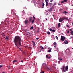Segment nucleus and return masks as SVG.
<instances>
[{
	"label": "nucleus",
	"instance_id": "4be33fe9",
	"mask_svg": "<svg viewBox=\"0 0 73 73\" xmlns=\"http://www.w3.org/2000/svg\"><path fill=\"white\" fill-rule=\"evenodd\" d=\"M47 34H48V35H50V32H49V31L47 33Z\"/></svg>",
	"mask_w": 73,
	"mask_h": 73
},
{
	"label": "nucleus",
	"instance_id": "cd10ccee",
	"mask_svg": "<svg viewBox=\"0 0 73 73\" xmlns=\"http://www.w3.org/2000/svg\"><path fill=\"white\" fill-rule=\"evenodd\" d=\"M59 60H60V61H62V59H59Z\"/></svg>",
	"mask_w": 73,
	"mask_h": 73
},
{
	"label": "nucleus",
	"instance_id": "0e129e2a",
	"mask_svg": "<svg viewBox=\"0 0 73 73\" xmlns=\"http://www.w3.org/2000/svg\"><path fill=\"white\" fill-rule=\"evenodd\" d=\"M72 37H71L70 38H72Z\"/></svg>",
	"mask_w": 73,
	"mask_h": 73
},
{
	"label": "nucleus",
	"instance_id": "052dcab7",
	"mask_svg": "<svg viewBox=\"0 0 73 73\" xmlns=\"http://www.w3.org/2000/svg\"><path fill=\"white\" fill-rule=\"evenodd\" d=\"M53 28L54 29V28H55V27H53Z\"/></svg>",
	"mask_w": 73,
	"mask_h": 73
},
{
	"label": "nucleus",
	"instance_id": "4468645a",
	"mask_svg": "<svg viewBox=\"0 0 73 73\" xmlns=\"http://www.w3.org/2000/svg\"><path fill=\"white\" fill-rule=\"evenodd\" d=\"M46 7H48V4L49 3V2H46Z\"/></svg>",
	"mask_w": 73,
	"mask_h": 73
},
{
	"label": "nucleus",
	"instance_id": "9b49d317",
	"mask_svg": "<svg viewBox=\"0 0 73 73\" xmlns=\"http://www.w3.org/2000/svg\"><path fill=\"white\" fill-rule=\"evenodd\" d=\"M49 12H53V11L52 10V8H50L49 11Z\"/></svg>",
	"mask_w": 73,
	"mask_h": 73
},
{
	"label": "nucleus",
	"instance_id": "c85d7f7f",
	"mask_svg": "<svg viewBox=\"0 0 73 73\" xmlns=\"http://www.w3.org/2000/svg\"><path fill=\"white\" fill-rule=\"evenodd\" d=\"M56 37V38L57 40H58V37H57V36H55Z\"/></svg>",
	"mask_w": 73,
	"mask_h": 73
},
{
	"label": "nucleus",
	"instance_id": "9d476101",
	"mask_svg": "<svg viewBox=\"0 0 73 73\" xmlns=\"http://www.w3.org/2000/svg\"><path fill=\"white\" fill-rule=\"evenodd\" d=\"M64 42L65 44H68V41L66 40Z\"/></svg>",
	"mask_w": 73,
	"mask_h": 73
},
{
	"label": "nucleus",
	"instance_id": "a18cd8bd",
	"mask_svg": "<svg viewBox=\"0 0 73 73\" xmlns=\"http://www.w3.org/2000/svg\"><path fill=\"white\" fill-rule=\"evenodd\" d=\"M42 46H40V48H42Z\"/></svg>",
	"mask_w": 73,
	"mask_h": 73
},
{
	"label": "nucleus",
	"instance_id": "2eb2a0df",
	"mask_svg": "<svg viewBox=\"0 0 73 73\" xmlns=\"http://www.w3.org/2000/svg\"><path fill=\"white\" fill-rule=\"evenodd\" d=\"M62 13H63L64 14H66V13H68V12L66 11H64Z\"/></svg>",
	"mask_w": 73,
	"mask_h": 73
},
{
	"label": "nucleus",
	"instance_id": "0eeeda50",
	"mask_svg": "<svg viewBox=\"0 0 73 73\" xmlns=\"http://www.w3.org/2000/svg\"><path fill=\"white\" fill-rule=\"evenodd\" d=\"M65 69L66 70V71H68V66H66Z\"/></svg>",
	"mask_w": 73,
	"mask_h": 73
},
{
	"label": "nucleus",
	"instance_id": "f704fd0d",
	"mask_svg": "<svg viewBox=\"0 0 73 73\" xmlns=\"http://www.w3.org/2000/svg\"><path fill=\"white\" fill-rule=\"evenodd\" d=\"M52 32H55V30H52Z\"/></svg>",
	"mask_w": 73,
	"mask_h": 73
},
{
	"label": "nucleus",
	"instance_id": "680f3d73",
	"mask_svg": "<svg viewBox=\"0 0 73 73\" xmlns=\"http://www.w3.org/2000/svg\"><path fill=\"white\" fill-rule=\"evenodd\" d=\"M28 31H29V30H27V32H28Z\"/></svg>",
	"mask_w": 73,
	"mask_h": 73
},
{
	"label": "nucleus",
	"instance_id": "bf43d9fd",
	"mask_svg": "<svg viewBox=\"0 0 73 73\" xmlns=\"http://www.w3.org/2000/svg\"><path fill=\"white\" fill-rule=\"evenodd\" d=\"M48 70H50V69H48Z\"/></svg>",
	"mask_w": 73,
	"mask_h": 73
},
{
	"label": "nucleus",
	"instance_id": "c756f323",
	"mask_svg": "<svg viewBox=\"0 0 73 73\" xmlns=\"http://www.w3.org/2000/svg\"><path fill=\"white\" fill-rule=\"evenodd\" d=\"M46 58H48V55H46Z\"/></svg>",
	"mask_w": 73,
	"mask_h": 73
},
{
	"label": "nucleus",
	"instance_id": "a211bd4d",
	"mask_svg": "<svg viewBox=\"0 0 73 73\" xmlns=\"http://www.w3.org/2000/svg\"><path fill=\"white\" fill-rule=\"evenodd\" d=\"M56 5V2H55L54 3L52 4V5H53V6H54V5Z\"/></svg>",
	"mask_w": 73,
	"mask_h": 73
},
{
	"label": "nucleus",
	"instance_id": "1a4fd4ad",
	"mask_svg": "<svg viewBox=\"0 0 73 73\" xmlns=\"http://www.w3.org/2000/svg\"><path fill=\"white\" fill-rule=\"evenodd\" d=\"M32 17H31L29 18V21L30 23H31V21H32Z\"/></svg>",
	"mask_w": 73,
	"mask_h": 73
},
{
	"label": "nucleus",
	"instance_id": "393cba45",
	"mask_svg": "<svg viewBox=\"0 0 73 73\" xmlns=\"http://www.w3.org/2000/svg\"><path fill=\"white\" fill-rule=\"evenodd\" d=\"M67 33H68V34H69V30H68Z\"/></svg>",
	"mask_w": 73,
	"mask_h": 73
},
{
	"label": "nucleus",
	"instance_id": "e433bc0d",
	"mask_svg": "<svg viewBox=\"0 0 73 73\" xmlns=\"http://www.w3.org/2000/svg\"><path fill=\"white\" fill-rule=\"evenodd\" d=\"M33 46H35V43H34L33 44Z\"/></svg>",
	"mask_w": 73,
	"mask_h": 73
},
{
	"label": "nucleus",
	"instance_id": "72a5a7b5",
	"mask_svg": "<svg viewBox=\"0 0 73 73\" xmlns=\"http://www.w3.org/2000/svg\"><path fill=\"white\" fill-rule=\"evenodd\" d=\"M33 18L34 19H35V17L34 16H33Z\"/></svg>",
	"mask_w": 73,
	"mask_h": 73
},
{
	"label": "nucleus",
	"instance_id": "5fc2aeb1",
	"mask_svg": "<svg viewBox=\"0 0 73 73\" xmlns=\"http://www.w3.org/2000/svg\"><path fill=\"white\" fill-rule=\"evenodd\" d=\"M21 62H23V60H21Z\"/></svg>",
	"mask_w": 73,
	"mask_h": 73
},
{
	"label": "nucleus",
	"instance_id": "423d86ee",
	"mask_svg": "<svg viewBox=\"0 0 73 73\" xmlns=\"http://www.w3.org/2000/svg\"><path fill=\"white\" fill-rule=\"evenodd\" d=\"M42 66H43L44 68H45V67H46V64H45V63H43L42 65Z\"/></svg>",
	"mask_w": 73,
	"mask_h": 73
},
{
	"label": "nucleus",
	"instance_id": "49530a36",
	"mask_svg": "<svg viewBox=\"0 0 73 73\" xmlns=\"http://www.w3.org/2000/svg\"><path fill=\"white\" fill-rule=\"evenodd\" d=\"M41 49H44V48L43 47H42Z\"/></svg>",
	"mask_w": 73,
	"mask_h": 73
},
{
	"label": "nucleus",
	"instance_id": "6e6d98bb",
	"mask_svg": "<svg viewBox=\"0 0 73 73\" xmlns=\"http://www.w3.org/2000/svg\"><path fill=\"white\" fill-rule=\"evenodd\" d=\"M70 31H72V29H70Z\"/></svg>",
	"mask_w": 73,
	"mask_h": 73
},
{
	"label": "nucleus",
	"instance_id": "473e14b6",
	"mask_svg": "<svg viewBox=\"0 0 73 73\" xmlns=\"http://www.w3.org/2000/svg\"><path fill=\"white\" fill-rule=\"evenodd\" d=\"M49 30H50V31H52V29H51V28H50L49 29Z\"/></svg>",
	"mask_w": 73,
	"mask_h": 73
},
{
	"label": "nucleus",
	"instance_id": "8fccbe9b",
	"mask_svg": "<svg viewBox=\"0 0 73 73\" xmlns=\"http://www.w3.org/2000/svg\"><path fill=\"white\" fill-rule=\"evenodd\" d=\"M14 14L15 15H16V13H14Z\"/></svg>",
	"mask_w": 73,
	"mask_h": 73
},
{
	"label": "nucleus",
	"instance_id": "4d7b16f0",
	"mask_svg": "<svg viewBox=\"0 0 73 73\" xmlns=\"http://www.w3.org/2000/svg\"><path fill=\"white\" fill-rule=\"evenodd\" d=\"M38 30L39 29H40V28H38Z\"/></svg>",
	"mask_w": 73,
	"mask_h": 73
},
{
	"label": "nucleus",
	"instance_id": "6e6552de",
	"mask_svg": "<svg viewBox=\"0 0 73 73\" xmlns=\"http://www.w3.org/2000/svg\"><path fill=\"white\" fill-rule=\"evenodd\" d=\"M25 24H27L28 23V20H26L25 21Z\"/></svg>",
	"mask_w": 73,
	"mask_h": 73
},
{
	"label": "nucleus",
	"instance_id": "f257e3e1",
	"mask_svg": "<svg viewBox=\"0 0 73 73\" xmlns=\"http://www.w3.org/2000/svg\"><path fill=\"white\" fill-rule=\"evenodd\" d=\"M22 42V40L20 36H16L15 37L13 42L17 48H18L19 49H20V48L19 47V46H22V45H21Z\"/></svg>",
	"mask_w": 73,
	"mask_h": 73
},
{
	"label": "nucleus",
	"instance_id": "69168bd1",
	"mask_svg": "<svg viewBox=\"0 0 73 73\" xmlns=\"http://www.w3.org/2000/svg\"><path fill=\"white\" fill-rule=\"evenodd\" d=\"M41 50H40V52H41Z\"/></svg>",
	"mask_w": 73,
	"mask_h": 73
},
{
	"label": "nucleus",
	"instance_id": "20e7f679",
	"mask_svg": "<svg viewBox=\"0 0 73 73\" xmlns=\"http://www.w3.org/2000/svg\"><path fill=\"white\" fill-rule=\"evenodd\" d=\"M67 1L68 0H64L61 2V4H62V3H65L66 2H67Z\"/></svg>",
	"mask_w": 73,
	"mask_h": 73
},
{
	"label": "nucleus",
	"instance_id": "f03ea898",
	"mask_svg": "<svg viewBox=\"0 0 73 73\" xmlns=\"http://www.w3.org/2000/svg\"><path fill=\"white\" fill-rule=\"evenodd\" d=\"M64 20H65V17H63L60 18L59 19V22H60V23H61V22H62V21H64Z\"/></svg>",
	"mask_w": 73,
	"mask_h": 73
},
{
	"label": "nucleus",
	"instance_id": "f8f14e48",
	"mask_svg": "<svg viewBox=\"0 0 73 73\" xmlns=\"http://www.w3.org/2000/svg\"><path fill=\"white\" fill-rule=\"evenodd\" d=\"M51 50H52V48H50V49L48 51V52H51Z\"/></svg>",
	"mask_w": 73,
	"mask_h": 73
},
{
	"label": "nucleus",
	"instance_id": "e2e57ef3",
	"mask_svg": "<svg viewBox=\"0 0 73 73\" xmlns=\"http://www.w3.org/2000/svg\"><path fill=\"white\" fill-rule=\"evenodd\" d=\"M52 16H54V15H52Z\"/></svg>",
	"mask_w": 73,
	"mask_h": 73
},
{
	"label": "nucleus",
	"instance_id": "de8ad7c7",
	"mask_svg": "<svg viewBox=\"0 0 73 73\" xmlns=\"http://www.w3.org/2000/svg\"><path fill=\"white\" fill-rule=\"evenodd\" d=\"M48 4H50V5H52V3H49Z\"/></svg>",
	"mask_w": 73,
	"mask_h": 73
},
{
	"label": "nucleus",
	"instance_id": "58836bf2",
	"mask_svg": "<svg viewBox=\"0 0 73 73\" xmlns=\"http://www.w3.org/2000/svg\"><path fill=\"white\" fill-rule=\"evenodd\" d=\"M28 34H29V35H31V34H30V33H29V32H28Z\"/></svg>",
	"mask_w": 73,
	"mask_h": 73
},
{
	"label": "nucleus",
	"instance_id": "37998d69",
	"mask_svg": "<svg viewBox=\"0 0 73 73\" xmlns=\"http://www.w3.org/2000/svg\"><path fill=\"white\" fill-rule=\"evenodd\" d=\"M51 58L50 57H48V59H50V58Z\"/></svg>",
	"mask_w": 73,
	"mask_h": 73
},
{
	"label": "nucleus",
	"instance_id": "3c124183",
	"mask_svg": "<svg viewBox=\"0 0 73 73\" xmlns=\"http://www.w3.org/2000/svg\"><path fill=\"white\" fill-rule=\"evenodd\" d=\"M54 48H55V47H56V46H54Z\"/></svg>",
	"mask_w": 73,
	"mask_h": 73
},
{
	"label": "nucleus",
	"instance_id": "864d4df0",
	"mask_svg": "<svg viewBox=\"0 0 73 73\" xmlns=\"http://www.w3.org/2000/svg\"><path fill=\"white\" fill-rule=\"evenodd\" d=\"M33 30L34 31H35V29H34Z\"/></svg>",
	"mask_w": 73,
	"mask_h": 73
},
{
	"label": "nucleus",
	"instance_id": "ddd939ff",
	"mask_svg": "<svg viewBox=\"0 0 73 73\" xmlns=\"http://www.w3.org/2000/svg\"><path fill=\"white\" fill-rule=\"evenodd\" d=\"M17 62V60H14L13 61V64H15V62Z\"/></svg>",
	"mask_w": 73,
	"mask_h": 73
},
{
	"label": "nucleus",
	"instance_id": "412c9836",
	"mask_svg": "<svg viewBox=\"0 0 73 73\" xmlns=\"http://www.w3.org/2000/svg\"><path fill=\"white\" fill-rule=\"evenodd\" d=\"M32 23H34V20H33L31 21Z\"/></svg>",
	"mask_w": 73,
	"mask_h": 73
},
{
	"label": "nucleus",
	"instance_id": "c03bdc74",
	"mask_svg": "<svg viewBox=\"0 0 73 73\" xmlns=\"http://www.w3.org/2000/svg\"><path fill=\"white\" fill-rule=\"evenodd\" d=\"M38 39H39L38 38H36V40H38Z\"/></svg>",
	"mask_w": 73,
	"mask_h": 73
},
{
	"label": "nucleus",
	"instance_id": "7c9ffc66",
	"mask_svg": "<svg viewBox=\"0 0 73 73\" xmlns=\"http://www.w3.org/2000/svg\"><path fill=\"white\" fill-rule=\"evenodd\" d=\"M65 20H69V19H68V18H65Z\"/></svg>",
	"mask_w": 73,
	"mask_h": 73
},
{
	"label": "nucleus",
	"instance_id": "2f4dec72",
	"mask_svg": "<svg viewBox=\"0 0 73 73\" xmlns=\"http://www.w3.org/2000/svg\"><path fill=\"white\" fill-rule=\"evenodd\" d=\"M3 66L2 65H1L0 66V68H1Z\"/></svg>",
	"mask_w": 73,
	"mask_h": 73
},
{
	"label": "nucleus",
	"instance_id": "6ab92c4d",
	"mask_svg": "<svg viewBox=\"0 0 73 73\" xmlns=\"http://www.w3.org/2000/svg\"><path fill=\"white\" fill-rule=\"evenodd\" d=\"M54 45H56L57 44V43H56V42H54L53 43Z\"/></svg>",
	"mask_w": 73,
	"mask_h": 73
},
{
	"label": "nucleus",
	"instance_id": "7ed1b4c3",
	"mask_svg": "<svg viewBox=\"0 0 73 73\" xmlns=\"http://www.w3.org/2000/svg\"><path fill=\"white\" fill-rule=\"evenodd\" d=\"M65 37L63 36H61V40L62 41H64V40H65Z\"/></svg>",
	"mask_w": 73,
	"mask_h": 73
},
{
	"label": "nucleus",
	"instance_id": "13d9d810",
	"mask_svg": "<svg viewBox=\"0 0 73 73\" xmlns=\"http://www.w3.org/2000/svg\"><path fill=\"white\" fill-rule=\"evenodd\" d=\"M46 20H48V19H47L46 18Z\"/></svg>",
	"mask_w": 73,
	"mask_h": 73
},
{
	"label": "nucleus",
	"instance_id": "b1692460",
	"mask_svg": "<svg viewBox=\"0 0 73 73\" xmlns=\"http://www.w3.org/2000/svg\"><path fill=\"white\" fill-rule=\"evenodd\" d=\"M45 2H49V0H45Z\"/></svg>",
	"mask_w": 73,
	"mask_h": 73
},
{
	"label": "nucleus",
	"instance_id": "ea45409f",
	"mask_svg": "<svg viewBox=\"0 0 73 73\" xmlns=\"http://www.w3.org/2000/svg\"><path fill=\"white\" fill-rule=\"evenodd\" d=\"M8 69H10V66H9L8 67Z\"/></svg>",
	"mask_w": 73,
	"mask_h": 73
},
{
	"label": "nucleus",
	"instance_id": "a19ab883",
	"mask_svg": "<svg viewBox=\"0 0 73 73\" xmlns=\"http://www.w3.org/2000/svg\"><path fill=\"white\" fill-rule=\"evenodd\" d=\"M53 1V0H51L50 1V2H52V1Z\"/></svg>",
	"mask_w": 73,
	"mask_h": 73
},
{
	"label": "nucleus",
	"instance_id": "a878e982",
	"mask_svg": "<svg viewBox=\"0 0 73 73\" xmlns=\"http://www.w3.org/2000/svg\"><path fill=\"white\" fill-rule=\"evenodd\" d=\"M5 39L6 40H8V37L7 36L5 38Z\"/></svg>",
	"mask_w": 73,
	"mask_h": 73
},
{
	"label": "nucleus",
	"instance_id": "09e8293b",
	"mask_svg": "<svg viewBox=\"0 0 73 73\" xmlns=\"http://www.w3.org/2000/svg\"><path fill=\"white\" fill-rule=\"evenodd\" d=\"M32 43H35V42H34L33 41H32Z\"/></svg>",
	"mask_w": 73,
	"mask_h": 73
},
{
	"label": "nucleus",
	"instance_id": "bb28decb",
	"mask_svg": "<svg viewBox=\"0 0 73 73\" xmlns=\"http://www.w3.org/2000/svg\"><path fill=\"white\" fill-rule=\"evenodd\" d=\"M45 71H41V72H40V73H44Z\"/></svg>",
	"mask_w": 73,
	"mask_h": 73
},
{
	"label": "nucleus",
	"instance_id": "4c0bfd02",
	"mask_svg": "<svg viewBox=\"0 0 73 73\" xmlns=\"http://www.w3.org/2000/svg\"><path fill=\"white\" fill-rule=\"evenodd\" d=\"M66 27H68V28H69V25H67Z\"/></svg>",
	"mask_w": 73,
	"mask_h": 73
},
{
	"label": "nucleus",
	"instance_id": "603ef678",
	"mask_svg": "<svg viewBox=\"0 0 73 73\" xmlns=\"http://www.w3.org/2000/svg\"><path fill=\"white\" fill-rule=\"evenodd\" d=\"M58 5H61V4H60V3H58Z\"/></svg>",
	"mask_w": 73,
	"mask_h": 73
},
{
	"label": "nucleus",
	"instance_id": "f3484780",
	"mask_svg": "<svg viewBox=\"0 0 73 73\" xmlns=\"http://www.w3.org/2000/svg\"><path fill=\"white\" fill-rule=\"evenodd\" d=\"M60 26V23H59L58 24V28H59Z\"/></svg>",
	"mask_w": 73,
	"mask_h": 73
},
{
	"label": "nucleus",
	"instance_id": "dca6fc26",
	"mask_svg": "<svg viewBox=\"0 0 73 73\" xmlns=\"http://www.w3.org/2000/svg\"><path fill=\"white\" fill-rule=\"evenodd\" d=\"M43 5H42V8H44V5H45V4H44V3H42Z\"/></svg>",
	"mask_w": 73,
	"mask_h": 73
},
{
	"label": "nucleus",
	"instance_id": "39448f33",
	"mask_svg": "<svg viewBox=\"0 0 73 73\" xmlns=\"http://www.w3.org/2000/svg\"><path fill=\"white\" fill-rule=\"evenodd\" d=\"M63 69V71L64 72H66V70H65V66H63V67H62V68H61V69Z\"/></svg>",
	"mask_w": 73,
	"mask_h": 73
},
{
	"label": "nucleus",
	"instance_id": "c9c22d12",
	"mask_svg": "<svg viewBox=\"0 0 73 73\" xmlns=\"http://www.w3.org/2000/svg\"><path fill=\"white\" fill-rule=\"evenodd\" d=\"M36 32H37L38 33H39V31L38 30H37L36 31Z\"/></svg>",
	"mask_w": 73,
	"mask_h": 73
},
{
	"label": "nucleus",
	"instance_id": "79ce46f5",
	"mask_svg": "<svg viewBox=\"0 0 73 73\" xmlns=\"http://www.w3.org/2000/svg\"><path fill=\"white\" fill-rule=\"evenodd\" d=\"M2 36H4H4H5V35H4V34H3V35H2Z\"/></svg>",
	"mask_w": 73,
	"mask_h": 73
},
{
	"label": "nucleus",
	"instance_id": "aec40b11",
	"mask_svg": "<svg viewBox=\"0 0 73 73\" xmlns=\"http://www.w3.org/2000/svg\"><path fill=\"white\" fill-rule=\"evenodd\" d=\"M33 26H32L30 28V29H33Z\"/></svg>",
	"mask_w": 73,
	"mask_h": 73
},
{
	"label": "nucleus",
	"instance_id": "5701e85b",
	"mask_svg": "<svg viewBox=\"0 0 73 73\" xmlns=\"http://www.w3.org/2000/svg\"><path fill=\"white\" fill-rule=\"evenodd\" d=\"M70 33L71 35H73V31H71Z\"/></svg>",
	"mask_w": 73,
	"mask_h": 73
}]
</instances>
